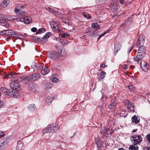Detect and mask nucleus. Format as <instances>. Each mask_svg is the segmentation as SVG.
<instances>
[{
    "label": "nucleus",
    "mask_w": 150,
    "mask_h": 150,
    "mask_svg": "<svg viewBox=\"0 0 150 150\" xmlns=\"http://www.w3.org/2000/svg\"><path fill=\"white\" fill-rule=\"evenodd\" d=\"M10 88L1 87L0 90L4 94L12 98H17L20 96L21 88L20 85H9Z\"/></svg>",
    "instance_id": "1"
},
{
    "label": "nucleus",
    "mask_w": 150,
    "mask_h": 150,
    "mask_svg": "<svg viewBox=\"0 0 150 150\" xmlns=\"http://www.w3.org/2000/svg\"><path fill=\"white\" fill-rule=\"evenodd\" d=\"M138 51L136 57L133 58V59L135 62H137L139 64V61L142 60L145 56L146 49L144 47H138Z\"/></svg>",
    "instance_id": "2"
},
{
    "label": "nucleus",
    "mask_w": 150,
    "mask_h": 150,
    "mask_svg": "<svg viewBox=\"0 0 150 150\" xmlns=\"http://www.w3.org/2000/svg\"><path fill=\"white\" fill-rule=\"evenodd\" d=\"M130 139L133 144H139L142 141V138L140 136L134 135L131 137Z\"/></svg>",
    "instance_id": "3"
},
{
    "label": "nucleus",
    "mask_w": 150,
    "mask_h": 150,
    "mask_svg": "<svg viewBox=\"0 0 150 150\" xmlns=\"http://www.w3.org/2000/svg\"><path fill=\"white\" fill-rule=\"evenodd\" d=\"M57 129L55 125H50L47 126L43 130V132L44 134L51 133L54 132Z\"/></svg>",
    "instance_id": "4"
},
{
    "label": "nucleus",
    "mask_w": 150,
    "mask_h": 150,
    "mask_svg": "<svg viewBox=\"0 0 150 150\" xmlns=\"http://www.w3.org/2000/svg\"><path fill=\"white\" fill-rule=\"evenodd\" d=\"M25 6L24 5H22L20 7L19 6H17L14 10V11L19 16H24L25 15V13L24 11H21V9L22 8Z\"/></svg>",
    "instance_id": "5"
},
{
    "label": "nucleus",
    "mask_w": 150,
    "mask_h": 150,
    "mask_svg": "<svg viewBox=\"0 0 150 150\" xmlns=\"http://www.w3.org/2000/svg\"><path fill=\"white\" fill-rule=\"evenodd\" d=\"M138 41L137 42V47H144V45L145 41V37L144 35H140L138 38Z\"/></svg>",
    "instance_id": "6"
},
{
    "label": "nucleus",
    "mask_w": 150,
    "mask_h": 150,
    "mask_svg": "<svg viewBox=\"0 0 150 150\" xmlns=\"http://www.w3.org/2000/svg\"><path fill=\"white\" fill-rule=\"evenodd\" d=\"M57 95H54L48 96L45 99L46 102L48 105H50L51 104L53 100L57 98Z\"/></svg>",
    "instance_id": "7"
},
{
    "label": "nucleus",
    "mask_w": 150,
    "mask_h": 150,
    "mask_svg": "<svg viewBox=\"0 0 150 150\" xmlns=\"http://www.w3.org/2000/svg\"><path fill=\"white\" fill-rule=\"evenodd\" d=\"M118 3V2L116 0H112L110 7L112 9L116 10L119 7Z\"/></svg>",
    "instance_id": "8"
},
{
    "label": "nucleus",
    "mask_w": 150,
    "mask_h": 150,
    "mask_svg": "<svg viewBox=\"0 0 150 150\" xmlns=\"http://www.w3.org/2000/svg\"><path fill=\"white\" fill-rule=\"evenodd\" d=\"M129 23L127 20L125 21L124 23L122 25L121 27L122 29L123 30L126 32L128 31L129 29Z\"/></svg>",
    "instance_id": "9"
},
{
    "label": "nucleus",
    "mask_w": 150,
    "mask_h": 150,
    "mask_svg": "<svg viewBox=\"0 0 150 150\" xmlns=\"http://www.w3.org/2000/svg\"><path fill=\"white\" fill-rule=\"evenodd\" d=\"M124 104L127 106L128 108L130 110L131 112H134V106L128 100H125L124 101Z\"/></svg>",
    "instance_id": "10"
},
{
    "label": "nucleus",
    "mask_w": 150,
    "mask_h": 150,
    "mask_svg": "<svg viewBox=\"0 0 150 150\" xmlns=\"http://www.w3.org/2000/svg\"><path fill=\"white\" fill-rule=\"evenodd\" d=\"M27 76H17L15 82H14V83H18V82L20 81H27Z\"/></svg>",
    "instance_id": "11"
},
{
    "label": "nucleus",
    "mask_w": 150,
    "mask_h": 150,
    "mask_svg": "<svg viewBox=\"0 0 150 150\" xmlns=\"http://www.w3.org/2000/svg\"><path fill=\"white\" fill-rule=\"evenodd\" d=\"M140 64L142 70L145 71H147L149 67L147 63L142 61L141 62Z\"/></svg>",
    "instance_id": "12"
},
{
    "label": "nucleus",
    "mask_w": 150,
    "mask_h": 150,
    "mask_svg": "<svg viewBox=\"0 0 150 150\" xmlns=\"http://www.w3.org/2000/svg\"><path fill=\"white\" fill-rule=\"evenodd\" d=\"M12 77L13 78V79H11L12 81L13 80L15 82L16 79L17 77V74H13L10 73L6 74L4 76V79H11Z\"/></svg>",
    "instance_id": "13"
},
{
    "label": "nucleus",
    "mask_w": 150,
    "mask_h": 150,
    "mask_svg": "<svg viewBox=\"0 0 150 150\" xmlns=\"http://www.w3.org/2000/svg\"><path fill=\"white\" fill-rule=\"evenodd\" d=\"M96 143L98 147V148L101 149V147L103 146V142L101 141L99 139V138L98 137H96L95 139Z\"/></svg>",
    "instance_id": "14"
},
{
    "label": "nucleus",
    "mask_w": 150,
    "mask_h": 150,
    "mask_svg": "<svg viewBox=\"0 0 150 150\" xmlns=\"http://www.w3.org/2000/svg\"><path fill=\"white\" fill-rule=\"evenodd\" d=\"M122 47V45L120 43H116L115 45L114 53L115 55L120 50Z\"/></svg>",
    "instance_id": "15"
},
{
    "label": "nucleus",
    "mask_w": 150,
    "mask_h": 150,
    "mask_svg": "<svg viewBox=\"0 0 150 150\" xmlns=\"http://www.w3.org/2000/svg\"><path fill=\"white\" fill-rule=\"evenodd\" d=\"M8 138H6L3 142L0 143V150H3L8 143Z\"/></svg>",
    "instance_id": "16"
},
{
    "label": "nucleus",
    "mask_w": 150,
    "mask_h": 150,
    "mask_svg": "<svg viewBox=\"0 0 150 150\" xmlns=\"http://www.w3.org/2000/svg\"><path fill=\"white\" fill-rule=\"evenodd\" d=\"M31 67L36 70H39L42 68V66L38 64V63L36 62H33L31 66Z\"/></svg>",
    "instance_id": "17"
},
{
    "label": "nucleus",
    "mask_w": 150,
    "mask_h": 150,
    "mask_svg": "<svg viewBox=\"0 0 150 150\" xmlns=\"http://www.w3.org/2000/svg\"><path fill=\"white\" fill-rule=\"evenodd\" d=\"M48 57L52 59H54L58 57L57 54L56 52L51 51L48 53Z\"/></svg>",
    "instance_id": "18"
},
{
    "label": "nucleus",
    "mask_w": 150,
    "mask_h": 150,
    "mask_svg": "<svg viewBox=\"0 0 150 150\" xmlns=\"http://www.w3.org/2000/svg\"><path fill=\"white\" fill-rule=\"evenodd\" d=\"M41 69V73L42 74L44 75L47 74L50 71V70L48 68L45 66L42 67Z\"/></svg>",
    "instance_id": "19"
},
{
    "label": "nucleus",
    "mask_w": 150,
    "mask_h": 150,
    "mask_svg": "<svg viewBox=\"0 0 150 150\" xmlns=\"http://www.w3.org/2000/svg\"><path fill=\"white\" fill-rule=\"evenodd\" d=\"M91 28H88L86 30V32L90 37H94V36L98 35V32H96V35L93 32L90 31Z\"/></svg>",
    "instance_id": "20"
},
{
    "label": "nucleus",
    "mask_w": 150,
    "mask_h": 150,
    "mask_svg": "<svg viewBox=\"0 0 150 150\" xmlns=\"http://www.w3.org/2000/svg\"><path fill=\"white\" fill-rule=\"evenodd\" d=\"M23 144L22 141H18L16 147V150H22V148L23 146Z\"/></svg>",
    "instance_id": "21"
},
{
    "label": "nucleus",
    "mask_w": 150,
    "mask_h": 150,
    "mask_svg": "<svg viewBox=\"0 0 150 150\" xmlns=\"http://www.w3.org/2000/svg\"><path fill=\"white\" fill-rule=\"evenodd\" d=\"M8 35H17L18 37H21V36L22 35L18 33H17L16 32H15L14 31L12 30H8Z\"/></svg>",
    "instance_id": "22"
},
{
    "label": "nucleus",
    "mask_w": 150,
    "mask_h": 150,
    "mask_svg": "<svg viewBox=\"0 0 150 150\" xmlns=\"http://www.w3.org/2000/svg\"><path fill=\"white\" fill-rule=\"evenodd\" d=\"M31 75L34 81L37 80L40 77V75L39 73H33Z\"/></svg>",
    "instance_id": "23"
},
{
    "label": "nucleus",
    "mask_w": 150,
    "mask_h": 150,
    "mask_svg": "<svg viewBox=\"0 0 150 150\" xmlns=\"http://www.w3.org/2000/svg\"><path fill=\"white\" fill-rule=\"evenodd\" d=\"M37 109L36 107L34 104H31L29 105L28 107V109L29 110L34 111Z\"/></svg>",
    "instance_id": "24"
},
{
    "label": "nucleus",
    "mask_w": 150,
    "mask_h": 150,
    "mask_svg": "<svg viewBox=\"0 0 150 150\" xmlns=\"http://www.w3.org/2000/svg\"><path fill=\"white\" fill-rule=\"evenodd\" d=\"M10 3L9 0H4L1 4V6L3 8H4L6 7L8 4Z\"/></svg>",
    "instance_id": "25"
},
{
    "label": "nucleus",
    "mask_w": 150,
    "mask_h": 150,
    "mask_svg": "<svg viewBox=\"0 0 150 150\" xmlns=\"http://www.w3.org/2000/svg\"><path fill=\"white\" fill-rule=\"evenodd\" d=\"M140 121L139 118L137 117L136 115L133 116L132 118V122H134L135 124H137Z\"/></svg>",
    "instance_id": "26"
},
{
    "label": "nucleus",
    "mask_w": 150,
    "mask_h": 150,
    "mask_svg": "<svg viewBox=\"0 0 150 150\" xmlns=\"http://www.w3.org/2000/svg\"><path fill=\"white\" fill-rule=\"evenodd\" d=\"M23 18H24L23 22H24L25 24H29L32 21V19L30 17H24Z\"/></svg>",
    "instance_id": "27"
},
{
    "label": "nucleus",
    "mask_w": 150,
    "mask_h": 150,
    "mask_svg": "<svg viewBox=\"0 0 150 150\" xmlns=\"http://www.w3.org/2000/svg\"><path fill=\"white\" fill-rule=\"evenodd\" d=\"M31 39L34 41L43 42L42 38H40V37L37 36H33L31 38Z\"/></svg>",
    "instance_id": "28"
},
{
    "label": "nucleus",
    "mask_w": 150,
    "mask_h": 150,
    "mask_svg": "<svg viewBox=\"0 0 150 150\" xmlns=\"http://www.w3.org/2000/svg\"><path fill=\"white\" fill-rule=\"evenodd\" d=\"M129 150H138V147L136 144H133L130 146Z\"/></svg>",
    "instance_id": "29"
},
{
    "label": "nucleus",
    "mask_w": 150,
    "mask_h": 150,
    "mask_svg": "<svg viewBox=\"0 0 150 150\" xmlns=\"http://www.w3.org/2000/svg\"><path fill=\"white\" fill-rule=\"evenodd\" d=\"M50 24L52 28L54 29L56 28L57 26V23L54 21H50Z\"/></svg>",
    "instance_id": "30"
},
{
    "label": "nucleus",
    "mask_w": 150,
    "mask_h": 150,
    "mask_svg": "<svg viewBox=\"0 0 150 150\" xmlns=\"http://www.w3.org/2000/svg\"><path fill=\"white\" fill-rule=\"evenodd\" d=\"M106 75V73L104 71H101L100 73V77H99L98 79L99 81H101L102 79H104Z\"/></svg>",
    "instance_id": "31"
},
{
    "label": "nucleus",
    "mask_w": 150,
    "mask_h": 150,
    "mask_svg": "<svg viewBox=\"0 0 150 150\" xmlns=\"http://www.w3.org/2000/svg\"><path fill=\"white\" fill-rule=\"evenodd\" d=\"M51 34V33L50 32L46 33L43 37L42 38L43 42L44 41V40H46L49 38Z\"/></svg>",
    "instance_id": "32"
},
{
    "label": "nucleus",
    "mask_w": 150,
    "mask_h": 150,
    "mask_svg": "<svg viewBox=\"0 0 150 150\" xmlns=\"http://www.w3.org/2000/svg\"><path fill=\"white\" fill-rule=\"evenodd\" d=\"M56 75H57V74L55 75H53L51 77L50 80L54 82H57L59 81V79L55 77Z\"/></svg>",
    "instance_id": "33"
},
{
    "label": "nucleus",
    "mask_w": 150,
    "mask_h": 150,
    "mask_svg": "<svg viewBox=\"0 0 150 150\" xmlns=\"http://www.w3.org/2000/svg\"><path fill=\"white\" fill-rule=\"evenodd\" d=\"M0 23L2 25L6 27H8L9 26V24L6 22L5 19L2 22L1 21Z\"/></svg>",
    "instance_id": "34"
},
{
    "label": "nucleus",
    "mask_w": 150,
    "mask_h": 150,
    "mask_svg": "<svg viewBox=\"0 0 150 150\" xmlns=\"http://www.w3.org/2000/svg\"><path fill=\"white\" fill-rule=\"evenodd\" d=\"M59 52L60 55L62 57L65 56L66 54L65 50L64 49L61 50Z\"/></svg>",
    "instance_id": "35"
},
{
    "label": "nucleus",
    "mask_w": 150,
    "mask_h": 150,
    "mask_svg": "<svg viewBox=\"0 0 150 150\" xmlns=\"http://www.w3.org/2000/svg\"><path fill=\"white\" fill-rule=\"evenodd\" d=\"M92 25V28L95 29H99L100 28V26L96 23H93Z\"/></svg>",
    "instance_id": "36"
},
{
    "label": "nucleus",
    "mask_w": 150,
    "mask_h": 150,
    "mask_svg": "<svg viewBox=\"0 0 150 150\" xmlns=\"http://www.w3.org/2000/svg\"><path fill=\"white\" fill-rule=\"evenodd\" d=\"M45 8L47 11L51 12L53 14H54L55 12V11L53 9H52L50 7L47 6H46Z\"/></svg>",
    "instance_id": "37"
},
{
    "label": "nucleus",
    "mask_w": 150,
    "mask_h": 150,
    "mask_svg": "<svg viewBox=\"0 0 150 150\" xmlns=\"http://www.w3.org/2000/svg\"><path fill=\"white\" fill-rule=\"evenodd\" d=\"M115 106V103L114 102V101H113L112 102V103L110 104L109 105V108L111 109H113Z\"/></svg>",
    "instance_id": "38"
},
{
    "label": "nucleus",
    "mask_w": 150,
    "mask_h": 150,
    "mask_svg": "<svg viewBox=\"0 0 150 150\" xmlns=\"http://www.w3.org/2000/svg\"><path fill=\"white\" fill-rule=\"evenodd\" d=\"M45 31V29L43 28H40L38 30V32L36 33V34L37 35L39 33H44Z\"/></svg>",
    "instance_id": "39"
},
{
    "label": "nucleus",
    "mask_w": 150,
    "mask_h": 150,
    "mask_svg": "<svg viewBox=\"0 0 150 150\" xmlns=\"http://www.w3.org/2000/svg\"><path fill=\"white\" fill-rule=\"evenodd\" d=\"M101 133H105L107 132V129L106 127H103L100 130Z\"/></svg>",
    "instance_id": "40"
},
{
    "label": "nucleus",
    "mask_w": 150,
    "mask_h": 150,
    "mask_svg": "<svg viewBox=\"0 0 150 150\" xmlns=\"http://www.w3.org/2000/svg\"><path fill=\"white\" fill-rule=\"evenodd\" d=\"M0 33L2 35H8V30H3L0 32Z\"/></svg>",
    "instance_id": "41"
},
{
    "label": "nucleus",
    "mask_w": 150,
    "mask_h": 150,
    "mask_svg": "<svg viewBox=\"0 0 150 150\" xmlns=\"http://www.w3.org/2000/svg\"><path fill=\"white\" fill-rule=\"evenodd\" d=\"M27 81L32 82L33 81V79L31 75H30L29 76H27Z\"/></svg>",
    "instance_id": "42"
},
{
    "label": "nucleus",
    "mask_w": 150,
    "mask_h": 150,
    "mask_svg": "<svg viewBox=\"0 0 150 150\" xmlns=\"http://www.w3.org/2000/svg\"><path fill=\"white\" fill-rule=\"evenodd\" d=\"M29 86H28L29 88V89L32 91H35V87L34 86V85H29Z\"/></svg>",
    "instance_id": "43"
},
{
    "label": "nucleus",
    "mask_w": 150,
    "mask_h": 150,
    "mask_svg": "<svg viewBox=\"0 0 150 150\" xmlns=\"http://www.w3.org/2000/svg\"><path fill=\"white\" fill-rule=\"evenodd\" d=\"M83 16L86 18H91V16L88 13L86 12H84L83 13Z\"/></svg>",
    "instance_id": "44"
},
{
    "label": "nucleus",
    "mask_w": 150,
    "mask_h": 150,
    "mask_svg": "<svg viewBox=\"0 0 150 150\" xmlns=\"http://www.w3.org/2000/svg\"><path fill=\"white\" fill-rule=\"evenodd\" d=\"M13 19L16 21L21 22H23V21H24V18H13Z\"/></svg>",
    "instance_id": "45"
},
{
    "label": "nucleus",
    "mask_w": 150,
    "mask_h": 150,
    "mask_svg": "<svg viewBox=\"0 0 150 150\" xmlns=\"http://www.w3.org/2000/svg\"><path fill=\"white\" fill-rule=\"evenodd\" d=\"M52 85H45L44 87L47 91L49 90L52 87Z\"/></svg>",
    "instance_id": "46"
},
{
    "label": "nucleus",
    "mask_w": 150,
    "mask_h": 150,
    "mask_svg": "<svg viewBox=\"0 0 150 150\" xmlns=\"http://www.w3.org/2000/svg\"><path fill=\"white\" fill-rule=\"evenodd\" d=\"M60 18L63 22L65 23H68V21L64 17H61Z\"/></svg>",
    "instance_id": "47"
},
{
    "label": "nucleus",
    "mask_w": 150,
    "mask_h": 150,
    "mask_svg": "<svg viewBox=\"0 0 150 150\" xmlns=\"http://www.w3.org/2000/svg\"><path fill=\"white\" fill-rule=\"evenodd\" d=\"M128 88L129 89L132 91H133L135 90L133 85H129L128 86Z\"/></svg>",
    "instance_id": "48"
},
{
    "label": "nucleus",
    "mask_w": 150,
    "mask_h": 150,
    "mask_svg": "<svg viewBox=\"0 0 150 150\" xmlns=\"http://www.w3.org/2000/svg\"><path fill=\"white\" fill-rule=\"evenodd\" d=\"M146 138L148 142L150 143V134H148L146 135Z\"/></svg>",
    "instance_id": "49"
},
{
    "label": "nucleus",
    "mask_w": 150,
    "mask_h": 150,
    "mask_svg": "<svg viewBox=\"0 0 150 150\" xmlns=\"http://www.w3.org/2000/svg\"><path fill=\"white\" fill-rule=\"evenodd\" d=\"M68 35L67 34L64 33V34H59V37H61L62 38H63L64 37H66Z\"/></svg>",
    "instance_id": "50"
},
{
    "label": "nucleus",
    "mask_w": 150,
    "mask_h": 150,
    "mask_svg": "<svg viewBox=\"0 0 150 150\" xmlns=\"http://www.w3.org/2000/svg\"><path fill=\"white\" fill-rule=\"evenodd\" d=\"M4 105V102L1 101L0 100V109L2 108L3 107Z\"/></svg>",
    "instance_id": "51"
},
{
    "label": "nucleus",
    "mask_w": 150,
    "mask_h": 150,
    "mask_svg": "<svg viewBox=\"0 0 150 150\" xmlns=\"http://www.w3.org/2000/svg\"><path fill=\"white\" fill-rule=\"evenodd\" d=\"M107 99V98L106 96L105 95H103L102 96V97L101 98V100L103 102L104 101H105Z\"/></svg>",
    "instance_id": "52"
},
{
    "label": "nucleus",
    "mask_w": 150,
    "mask_h": 150,
    "mask_svg": "<svg viewBox=\"0 0 150 150\" xmlns=\"http://www.w3.org/2000/svg\"><path fill=\"white\" fill-rule=\"evenodd\" d=\"M4 136V134L2 131H0V139Z\"/></svg>",
    "instance_id": "53"
},
{
    "label": "nucleus",
    "mask_w": 150,
    "mask_h": 150,
    "mask_svg": "<svg viewBox=\"0 0 150 150\" xmlns=\"http://www.w3.org/2000/svg\"><path fill=\"white\" fill-rule=\"evenodd\" d=\"M109 30H108L107 31L104 33L103 34H102V35H100L99 36L101 38L103 36H104L105 34L107 33H108L109 32Z\"/></svg>",
    "instance_id": "54"
},
{
    "label": "nucleus",
    "mask_w": 150,
    "mask_h": 150,
    "mask_svg": "<svg viewBox=\"0 0 150 150\" xmlns=\"http://www.w3.org/2000/svg\"><path fill=\"white\" fill-rule=\"evenodd\" d=\"M120 2L123 4H125L126 3L125 0H120Z\"/></svg>",
    "instance_id": "55"
},
{
    "label": "nucleus",
    "mask_w": 150,
    "mask_h": 150,
    "mask_svg": "<svg viewBox=\"0 0 150 150\" xmlns=\"http://www.w3.org/2000/svg\"><path fill=\"white\" fill-rule=\"evenodd\" d=\"M31 31L33 32H35L37 30V29L36 28L34 27L32 28L31 29Z\"/></svg>",
    "instance_id": "56"
},
{
    "label": "nucleus",
    "mask_w": 150,
    "mask_h": 150,
    "mask_svg": "<svg viewBox=\"0 0 150 150\" xmlns=\"http://www.w3.org/2000/svg\"><path fill=\"white\" fill-rule=\"evenodd\" d=\"M133 48V47H131V48H130V49L129 50H128L127 52H128V54H129L130 52L132 50Z\"/></svg>",
    "instance_id": "57"
},
{
    "label": "nucleus",
    "mask_w": 150,
    "mask_h": 150,
    "mask_svg": "<svg viewBox=\"0 0 150 150\" xmlns=\"http://www.w3.org/2000/svg\"><path fill=\"white\" fill-rule=\"evenodd\" d=\"M100 66H101V67H103V68L107 67V66H106L105 64H101Z\"/></svg>",
    "instance_id": "58"
},
{
    "label": "nucleus",
    "mask_w": 150,
    "mask_h": 150,
    "mask_svg": "<svg viewBox=\"0 0 150 150\" xmlns=\"http://www.w3.org/2000/svg\"><path fill=\"white\" fill-rule=\"evenodd\" d=\"M54 39L57 41H58V40L59 41H60V39H59L58 38L55 37L54 38Z\"/></svg>",
    "instance_id": "59"
},
{
    "label": "nucleus",
    "mask_w": 150,
    "mask_h": 150,
    "mask_svg": "<svg viewBox=\"0 0 150 150\" xmlns=\"http://www.w3.org/2000/svg\"><path fill=\"white\" fill-rule=\"evenodd\" d=\"M3 16L1 15H0V23L1 22V20H3Z\"/></svg>",
    "instance_id": "60"
},
{
    "label": "nucleus",
    "mask_w": 150,
    "mask_h": 150,
    "mask_svg": "<svg viewBox=\"0 0 150 150\" xmlns=\"http://www.w3.org/2000/svg\"><path fill=\"white\" fill-rule=\"evenodd\" d=\"M60 42L63 45H64L66 44V42H64L62 41H60Z\"/></svg>",
    "instance_id": "61"
},
{
    "label": "nucleus",
    "mask_w": 150,
    "mask_h": 150,
    "mask_svg": "<svg viewBox=\"0 0 150 150\" xmlns=\"http://www.w3.org/2000/svg\"><path fill=\"white\" fill-rule=\"evenodd\" d=\"M55 12L54 13H57V14H58L59 13V12L58 11H55Z\"/></svg>",
    "instance_id": "62"
},
{
    "label": "nucleus",
    "mask_w": 150,
    "mask_h": 150,
    "mask_svg": "<svg viewBox=\"0 0 150 150\" xmlns=\"http://www.w3.org/2000/svg\"><path fill=\"white\" fill-rule=\"evenodd\" d=\"M4 19H5V18L4 17H3V20H1V21L2 22L3 20H4Z\"/></svg>",
    "instance_id": "63"
},
{
    "label": "nucleus",
    "mask_w": 150,
    "mask_h": 150,
    "mask_svg": "<svg viewBox=\"0 0 150 150\" xmlns=\"http://www.w3.org/2000/svg\"><path fill=\"white\" fill-rule=\"evenodd\" d=\"M118 150H125V149H122V148H120Z\"/></svg>",
    "instance_id": "64"
}]
</instances>
